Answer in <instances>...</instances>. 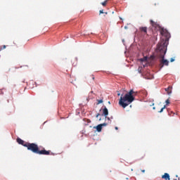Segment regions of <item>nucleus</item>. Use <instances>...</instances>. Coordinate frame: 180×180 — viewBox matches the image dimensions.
Segmentation results:
<instances>
[{
    "mask_svg": "<svg viewBox=\"0 0 180 180\" xmlns=\"http://www.w3.org/2000/svg\"><path fill=\"white\" fill-rule=\"evenodd\" d=\"M165 108H166V105H165L164 107H162L161 110L159 111V112H162L165 110Z\"/></svg>",
    "mask_w": 180,
    "mask_h": 180,
    "instance_id": "4468645a",
    "label": "nucleus"
},
{
    "mask_svg": "<svg viewBox=\"0 0 180 180\" xmlns=\"http://www.w3.org/2000/svg\"><path fill=\"white\" fill-rule=\"evenodd\" d=\"M150 77H147V79H150Z\"/></svg>",
    "mask_w": 180,
    "mask_h": 180,
    "instance_id": "c85d7f7f",
    "label": "nucleus"
},
{
    "mask_svg": "<svg viewBox=\"0 0 180 180\" xmlns=\"http://www.w3.org/2000/svg\"><path fill=\"white\" fill-rule=\"evenodd\" d=\"M137 91H134V90L131 89L128 93L125 94V96H123V94L121 95L120 99L119 101V105L120 106H122V108H125L130 103L134 101L135 97L134 96H136Z\"/></svg>",
    "mask_w": 180,
    "mask_h": 180,
    "instance_id": "f257e3e1",
    "label": "nucleus"
},
{
    "mask_svg": "<svg viewBox=\"0 0 180 180\" xmlns=\"http://www.w3.org/2000/svg\"><path fill=\"white\" fill-rule=\"evenodd\" d=\"M174 60H175L174 58H171V59H170V61H171V62H174Z\"/></svg>",
    "mask_w": 180,
    "mask_h": 180,
    "instance_id": "aec40b11",
    "label": "nucleus"
},
{
    "mask_svg": "<svg viewBox=\"0 0 180 180\" xmlns=\"http://www.w3.org/2000/svg\"><path fill=\"white\" fill-rule=\"evenodd\" d=\"M150 25H151V26H153V27H159L160 32L161 35L166 36V37H169L170 34H169L167 30H166L163 27H160V25H158V23H156V22H154V20H153V19H150Z\"/></svg>",
    "mask_w": 180,
    "mask_h": 180,
    "instance_id": "20e7f679",
    "label": "nucleus"
},
{
    "mask_svg": "<svg viewBox=\"0 0 180 180\" xmlns=\"http://www.w3.org/2000/svg\"><path fill=\"white\" fill-rule=\"evenodd\" d=\"M141 172H143V173H145L146 170H145V169H142Z\"/></svg>",
    "mask_w": 180,
    "mask_h": 180,
    "instance_id": "4be33fe9",
    "label": "nucleus"
},
{
    "mask_svg": "<svg viewBox=\"0 0 180 180\" xmlns=\"http://www.w3.org/2000/svg\"><path fill=\"white\" fill-rule=\"evenodd\" d=\"M104 13L103 10H100L99 11V14H101V13Z\"/></svg>",
    "mask_w": 180,
    "mask_h": 180,
    "instance_id": "a211bd4d",
    "label": "nucleus"
},
{
    "mask_svg": "<svg viewBox=\"0 0 180 180\" xmlns=\"http://www.w3.org/2000/svg\"><path fill=\"white\" fill-rule=\"evenodd\" d=\"M153 110H155V107H153Z\"/></svg>",
    "mask_w": 180,
    "mask_h": 180,
    "instance_id": "cd10ccee",
    "label": "nucleus"
},
{
    "mask_svg": "<svg viewBox=\"0 0 180 180\" xmlns=\"http://www.w3.org/2000/svg\"><path fill=\"white\" fill-rule=\"evenodd\" d=\"M118 96H120V93H118Z\"/></svg>",
    "mask_w": 180,
    "mask_h": 180,
    "instance_id": "bb28decb",
    "label": "nucleus"
},
{
    "mask_svg": "<svg viewBox=\"0 0 180 180\" xmlns=\"http://www.w3.org/2000/svg\"><path fill=\"white\" fill-rule=\"evenodd\" d=\"M140 31H141V32H144V34H147L148 28L147 27H140Z\"/></svg>",
    "mask_w": 180,
    "mask_h": 180,
    "instance_id": "6e6552de",
    "label": "nucleus"
},
{
    "mask_svg": "<svg viewBox=\"0 0 180 180\" xmlns=\"http://www.w3.org/2000/svg\"><path fill=\"white\" fill-rule=\"evenodd\" d=\"M108 0H105L103 3H101L103 6H105L108 4Z\"/></svg>",
    "mask_w": 180,
    "mask_h": 180,
    "instance_id": "f8f14e48",
    "label": "nucleus"
},
{
    "mask_svg": "<svg viewBox=\"0 0 180 180\" xmlns=\"http://www.w3.org/2000/svg\"><path fill=\"white\" fill-rule=\"evenodd\" d=\"M101 125H102V128H103V127H105L107 125V124H106V122H103V124H101Z\"/></svg>",
    "mask_w": 180,
    "mask_h": 180,
    "instance_id": "f3484780",
    "label": "nucleus"
},
{
    "mask_svg": "<svg viewBox=\"0 0 180 180\" xmlns=\"http://www.w3.org/2000/svg\"><path fill=\"white\" fill-rule=\"evenodd\" d=\"M87 122L88 123H91V120H87Z\"/></svg>",
    "mask_w": 180,
    "mask_h": 180,
    "instance_id": "b1692460",
    "label": "nucleus"
},
{
    "mask_svg": "<svg viewBox=\"0 0 180 180\" xmlns=\"http://www.w3.org/2000/svg\"><path fill=\"white\" fill-rule=\"evenodd\" d=\"M103 115H104V116L105 117V118L108 119V120H110V117H108L109 115V111L107 107H104V108L103 109Z\"/></svg>",
    "mask_w": 180,
    "mask_h": 180,
    "instance_id": "39448f33",
    "label": "nucleus"
},
{
    "mask_svg": "<svg viewBox=\"0 0 180 180\" xmlns=\"http://www.w3.org/2000/svg\"><path fill=\"white\" fill-rule=\"evenodd\" d=\"M146 156L145 154L143 155V156H141L140 159H143V158Z\"/></svg>",
    "mask_w": 180,
    "mask_h": 180,
    "instance_id": "6ab92c4d",
    "label": "nucleus"
},
{
    "mask_svg": "<svg viewBox=\"0 0 180 180\" xmlns=\"http://www.w3.org/2000/svg\"><path fill=\"white\" fill-rule=\"evenodd\" d=\"M103 99H99L98 101V103H103Z\"/></svg>",
    "mask_w": 180,
    "mask_h": 180,
    "instance_id": "dca6fc26",
    "label": "nucleus"
},
{
    "mask_svg": "<svg viewBox=\"0 0 180 180\" xmlns=\"http://www.w3.org/2000/svg\"><path fill=\"white\" fill-rule=\"evenodd\" d=\"M147 60H148L147 57H144L143 58H141L140 59V60L141 62H147Z\"/></svg>",
    "mask_w": 180,
    "mask_h": 180,
    "instance_id": "9b49d317",
    "label": "nucleus"
},
{
    "mask_svg": "<svg viewBox=\"0 0 180 180\" xmlns=\"http://www.w3.org/2000/svg\"><path fill=\"white\" fill-rule=\"evenodd\" d=\"M6 45H3L0 46V51H2L3 49H6Z\"/></svg>",
    "mask_w": 180,
    "mask_h": 180,
    "instance_id": "ddd939ff",
    "label": "nucleus"
},
{
    "mask_svg": "<svg viewBox=\"0 0 180 180\" xmlns=\"http://www.w3.org/2000/svg\"><path fill=\"white\" fill-rule=\"evenodd\" d=\"M98 116H100V114L96 115V117H98Z\"/></svg>",
    "mask_w": 180,
    "mask_h": 180,
    "instance_id": "5701e85b",
    "label": "nucleus"
},
{
    "mask_svg": "<svg viewBox=\"0 0 180 180\" xmlns=\"http://www.w3.org/2000/svg\"><path fill=\"white\" fill-rule=\"evenodd\" d=\"M105 14H108V11H105Z\"/></svg>",
    "mask_w": 180,
    "mask_h": 180,
    "instance_id": "a878e982",
    "label": "nucleus"
},
{
    "mask_svg": "<svg viewBox=\"0 0 180 180\" xmlns=\"http://www.w3.org/2000/svg\"><path fill=\"white\" fill-rule=\"evenodd\" d=\"M94 129H96L97 131H102V124H98L97 127H94Z\"/></svg>",
    "mask_w": 180,
    "mask_h": 180,
    "instance_id": "1a4fd4ad",
    "label": "nucleus"
},
{
    "mask_svg": "<svg viewBox=\"0 0 180 180\" xmlns=\"http://www.w3.org/2000/svg\"><path fill=\"white\" fill-rule=\"evenodd\" d=\"M17 142L20 144V145H22V146L26 147V144L27 143V142H25V141H23V139H22L21 138H17Z\"/></svg>",
    "mask_w": 180,
    "mask_h": 180,
    "instance_id": "423d86ee",
    "label": "nucleus"
},
{
    "mask_svg": "<svg viewBox=\"0 0 180 180\" xmlns=\"http://www.w3.org/2000/svg\"><path fill=\"white\" fill-rule=\"evenodd\" d=\"M177 179H176L175 180H176Z\"/></svg>",
    "mask_w": 180,
    "mask_h": 180,
    "instance_id": "7c9ffc66",
    "label": "nucleus"
},
{
    "mask_svg": "<svg viewBox=\"0 0 180 180\" xmlns=\"http://www.w3.org/2000/svg\"><path fill=\"white\" fill-rule=\"evenodd\" d=\"M165 91H167L168 94H170L172 93V86H168V88L165 89Z\"/></svg>",
    "mask_w": 180,
    "mask_h": 180,
    "instance_id": "9d476101",
    "label": "nucleus"
},
{
    "mask_svg": "<svg viewBox=\"0 0 180 180\" xmlns=\"http://www.w3.org/2000/svg\"><path fill=\"white\" fill-rule=\"evenodd\" d=\"M162 179H166V180H170V176L169 173H165L163 176H162Z\"/></svg>",
    "mask_w": 180,
    "mask_h": 180,
    "instance_id": "0eeeda50",
    "label": "nucleus"
},
{
    "mask_svg": "<svg viewBox=\"0 0 180 180\" xmlns=\"http://www.w3.org/2000/svg\"><path fill=\"white\" fill-rule=\"evenodd\" d=\"M156 51H158L159 56L160 57V58H162L160 64V68H162V67L164 66H169V62L168 59H165V55L166 54L167 51V48L165 46V42H163V44H158Z\"/></svg>",
    "mask_w": 180,
    "mask_h": 180,
    "instance_id": "f03ea898",
    "label": "nucleus"
},
{
    "mask_svg": "<svg viewBox=\"0 0 180 180\" xmlns=\"http://www.w3.org/2000/svg\"><path fill=\"white\" fill-rule=\"evenodd\" d=\"M11 68L8 69V71H10Z\"/></svg>",
    "mask_w": 180,
    "mask_h": 180,
    "instance_id": "c756f323",
    "label": "nucleus"
},
{
    "mask_svg": "<svg viewBox=\"0 0 180 180\" xmlns=\"http://www.w3.org/2000/svg\"><path fill=\"white\" fill-rule=\"evenodd\" d=\"M92 79L95 80V76H94V75H92Z\"/></svg>",
    "mask_w": 180,
    "mask_h": 180,
    "instance_id": "412c9836",
    "label": "nucleus"
},
{
    "mask_svg": "<svg viewBox=\"0 0 180 180\" xmlns=\"http://www.w3.org/2000/svg\"><path fill=\"white\" fill-rule=\"evenodd\" d=\"M170 103L169 99L166 100V104L169 105Z\"/></svg>",
    "mask_w": 180,
    "mask_h": 180,
    "instance_id": "2eb2a0df",
    "label": "nucleus"
},
{
    "mask_svg": "<svg viewBox=\"0 0 180 180\" xmlns=\"http://www.w3.org/2000/svg\"><path fill=\"white\" fill-rule=\"evenodd\" d=\"M115 129H116V130H118V127H115Z\"/></svg>",
    "mask_w": 180,
    "mask_h": 180,
    "instance_id": "393cba45",
    "label": "nucleus"
},
{
    "mask_svg": "<svg viewBox=\"0 0 180 180\" xmlns=\"http://www.w3.org/2000/svg\"><path fill=\"white\" fill-rule=\"evenodd\" d=\"M25 147L27 148V150H30L35 154H39V155H50V150H46L44 147L41 150H39V147L37 143H30V142H27Z\"/></svg>",
    "mask_w": 180,
    "mask_h": 180,
    "instance_id": "7ed1b4c3",
    "label": "nucleus"
}]
</instances>
